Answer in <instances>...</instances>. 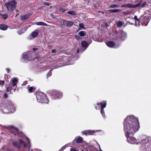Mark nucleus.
Listing matches in <instances>:
<instances>
[{
	"instance_id": "obj_1",
	"label": "nucleus",
	"mask_w": 151,
	"mask_h": 151,
	"mask_svg": "<svg viewBox=\"0 0 151 151\" xmlns=\"http://www.w3.org/2000/svg\"><path fill=\"white\" fill-rule=\"evenodd\" d=\"M124 128L126 136L134 134L139 128L138 118L134 115H129L124 119Z\"/></svg>"
},
{
	"instance_id": "obj_2",
	"label": "nucleus",
	"mask_w": 151,
	"mask_h": 151,
	"mask_svg": "<svg viewBox=\"0 0 151 151\" xmlns=\"http://www.w3.org/2000/svg\"><path fill=\"white\" fill-rule=\"evenodd\" d=\"M0 107L1 110L4 113L14 112L16 110L14 104L11 102H7L5 104H1Z\"/></svg>"
},
{
	"instance_id": "obj_3",
	"label": "nucleus",
	"mask_w": 151,
	"mask_h": 151,
	"mask_svg": "<svg viewBox=\"0 0 151 151\" xmlns=\"http://www.w3.org/2000/svg\"><path fill=\"white\" fill-rule=\"evenodd\" d=\"M25 137L27 141V143H26L22 139H19L18 140V141H13L12 143L13 145L18 149L21 147L22 145H23L24 147H27L29 148V150L27 151H29L31 145L29 139L27 137Z\"/></svg>"
},
{
	"instance_id": "obj_4",
	"label": "nucleus",
	"mask_w": 151,
	"mask_h": 151,
	"mask_svg": "<svg viewBox=\"0 0 151 151\" xmlns=\"http://www.w3.org/2000/svg\"><path fill=\"white\" fill-rule=\"evenodd\" d=\"M142 143L141 149L144 151H151V140L150 138L146 137L142 140H140Z\"/></svg>"
},
{
	"instance_id": "obj_5",
	"label": "nucleus",
	"mask_w": 151,
	"mask_h": 151,
	"mask_svg": "<svg viewBox=\"0 0 151 151\" xmlns=\"http://www.w3.org/2000/svg\"><path fill=\"white\" fill-rule=\"evenodd\" d=\"M36 96L38 102L48 104L49 101L47 96L43 92L38 91L36 93Z\"/></svg>"
},
{
	"instance_id": "obj_6",
	"label": "nucleus",
	"mask_w": 151,
	"mask_h": 151,
	"mask_svg": "<svg viewBox=\"0 0 151 151\" xmlns=\"http://www.w3.org/2000/svg\"><path fill=\"white\" fill-rule=\"evenodd\" d=\"M50 93V96L51 98L54 99H57L61 98L62 96V93L56 90H53L49 91Z\"/></svg>"
},
{
	"instance_id": "obj_7",
	"label": "nucleus",
	"mask_w": 151,
	"mask_h": 151,
	"mask_svg": "<svg viewBox=\"0 0 151 151\" xmlns=\"http://www.w3.org/2000/svg\"><path fill=\"white\" fill-rule=\"evenodd\" d=\"M35 57V56L34 55L33 52L31 51L24 53L22 56V58L27 61L34 60Z\"/></svg>"
},
{
	"instance_id": "obj_8",
	"label": "nucleus",
	"mask_w": 151,
	"mask_h": 151,
	"mask_svg": "<svg viewBox=\"0 0 151 151\" xmlns=\"http://www.w3.org/2000/svg\"><path fill=\"white\" fill-rule=\"evenodd\" d=\"M16 4V3L15 1L12 0L6 3L5 6H6L8 11L12 12L15 8Z\"/></svg>"
},
{
	"instance_id": "obj_9",
	"label": "nucleus",
	"mask_w": 151,
	"mask_h": 151,
	"mask_svg": "<svg viewBox=\"0 0 151 151\" xmlns=\"http://www.w3.org/2000/svg\"><path fill=\"white\" fill-rule=\"evenodd\" d=\"M132 135H128L126 136L127 138V140L128 142L132 144H138V143L141 142V141L139 140H137L134 137L131 136Z\"/></svg>"
},
{
	"instance_id": "obj_10",
	"label": "nucleus",
	"mask_w": 151,
	"mask_h": 151,
	"mask_svg": "<svg viewBox=\"0 0 151 151\" xmlns=\"http://www.w3.org/2000/svg\"><path fill=\"white\" fill-rule=\"evenodd\" d=\"M10 129L11 131L12 132L14 133L15 135H16V134H17L19 137L21 138L23 137V133L22 132L18 133V129L17 128H15L13 126H11L10 127Z\"/></svg>"
},
{
	"instance_id": "obj_11",
	"label": "nucleus",
	"mask_w": 151,
	"mask_h": 151,
	"mask_svg": "<svg viewBox=\"0 0 151 151\" xmlns=\"http://www.w3.org/2000/svg\"><path fill=\"white\" fill-rule=\"evenodd\" d=\"M101 106V113L102 114V116H103L104 118H106L105 115L104 111V108L106 107V101H104L102 102H100Z\"/></svg>"
},
{
	"instance_id": "obj_12",
	"label": "nucleus",
	"mask_w": 151,
	"mask_h": 151,
	"mask_svg": "<svg viewBox=\"0 0 151 151\" xmlns=\"http://www.w3.org/2000/svg\"><path fill=\"white\" fill-rule=\"evenodd\" d=\"M118 37L120 40H125L127 37V33L124 31H121L120 32L119 35Z\"/></svg>"
},
{
	"instance_id": "obj_13",
	"label": "nucleus",
	"mask_w": 151,
	"mask_h": 151,
	"mask_svg": "<svg viewBox=\"0 0 151 151\" xmlns=\"http://www.w3.org/2000/svg\"><path fill=\"white\" fill-rule=\"evenodd\" d=\"M38 32L37 30H35L30 35V39H32L36 37L38 35Z\"/></svg>"
},
{
	"instance_id": "obj_14",
	"label": "nucleus",
	"mask_w": 151,
	"mask_h": 151,
	"mask_svg": "<svg viewBox=\"0 0 151 151\" xmlns=\"http://www.w3.org/2000/svg\"><path fill=\"white\" fill-rule=\"evenodd\" d=\"M106 44L108 46L111 48H116L118 47L112 41H108L107 42Z\"/></svg>"
},
{
	"instance_id": "obj_15",
	"label": "nucleus",
	"mask_w": 151,
	"mask_h": 151,
	"mask_svg": "<svg viewBox=\"0 0 151 151\" xmlns=\"http://www.w3.org/2000/svg\"><path fill=\"white\" fill-rule=\"evenodd\" d=\"M76 141L77 143H81L83 141V138L80 136H77L75 137L73 141V143Z\"/></svg>"
},
{
	"instance_id": "obj_16",
	"label": "nucleus",
	"mask_w": 151,
	"mask_h": 151,
	"mask_svg": "<svg viewBox=\"0 0 151 151\" xmlns=\"http://www.w3.org/2000/svg\"><path fill=\"white\" fill-rule=\"evenodd\" d=\"M18 79L17 78L14 77L12 79V81L10 83L11 86L13 87L15 86L18 82Z\"/></svg>"
},
{
	"instance_id": "obj_17",
	"label": "nucleus",
	"mask_w": 151,
	"mask_h": 151,
	"mask_svg": "<svg viewBox=\"0 0 151 151\" xmlns=\"http://www.w3.org/2000/svg\"><path fill=\"white\" fill-rule=\"evenodd\" d=\"M102 131L101 130H86V132L87 133V135H92L93 133H96L99 132H101Z\"/></svg>"
},
{
	"instance_id": "obj_18",
	"label": "nucleus",
	"mask_w": 151,
	"mask_h": 151,
	"mask_svg": "<svg viewBox=\"0 0 151 151\" xmlns=\"http://www.w3.org/2000/svg\"><path fill=\"white\" fill-rule=\"evenodd\" d=\"M31 15V13H29L26 14L22 16L21 17V19L22 20H25L29 18Z\"/></svg>"
},
{
	"instance_id": "obj_19",
	"label": "nucleus",
	"mask_w": 151,
	"mask_h": 151,
	"mask_svg": "<svg viewBox=\"0 0 151 151\" xmlns=\"http://www.w3.org/2000/svg\"><path fill=\"white\" fill-rule=\"evenodd\" d=\"M81 45L83 47L85 48L83 51H82V52H83L87 48L89 45L88 44L86 41H83L81 43Z\"/></svg>"
},
{
	"instance_id": "obj_20",
	"label": "nucleus",
	"mask_w": 151,
	"mask_h": 151,
	"mask_svg": "<svg viewBox=\"0 0 151 151\" xmlns=\"http://www.w3.org/2000/svg\"><path fill=\"white\" fill-rule=\"evenodd\" d=\"M73 24V22L69 21H64V24L67 27L72 26Z\"/></svg>"
},
{
	"instance_id": "obj_21",
	"label": "nucleus",
	"mask_w": 151,
	"mask_h": 151,
	"mask_svg": "<svg viewBox=\"0 0 151 151\" xmlns=\"http://www.w3.org/2000/svg\"><path fill=\"white\" fill-rule=\"evenodd\" d=\"M134 19L137 21L138 22V24H137V21H136L135 22V25L136 26H140V19H141V18L139 19H138L137 18V16L135 15L134 16Z\"/></svg>"
},
{
	"instance_id": "obj_22",
	"label": "nucleus",
	"mask_w": 151,
	"mask_h": 151,
	"mask_svg": "<svg viewBox=\"0 0 151 151\" xmlns=\"http://www.w3.org/2000/svg\"><path fill=\"white\" fill-rule=\"evenodd\" d=\"M8 28V26L4 24H0V29L2 30H6Z\"/></svg>"
},
{
	"instance_id": "obj_23",
	"label": "nucleus",
	"mask_w": 151,
	"mask_h": 151,
	"mask_svg": "<svg viewBox=\"0 0 151 151\" xmlns=\"http://www.w3.org/2000/svg\"><path fill=\"white\" fill-rule=\"evenodd\" d=\"M121 10L118 9H110L108 10L109 13H116L120 12Z\"/></svg>"
},
{
	"instance_id": "obj_24",
	"label": "nucleus",
	"mask_w": 151,
	"mask_h": 151,
	"mask_svg": "<svg viewBox=\"0 0 151 151\" xmlns=\"http://www.w3.org/2000/svg\"><path fill=\"white\" fill-rule=\"evenodd\" d=\"M28 91L30 93H31L33 92L35 89V87L33 86H31L29 87V86H28V87H27Z\"/></svg>"
},
{
	"instance_id": "obj_25",
	"label": "nucleus",
	"mask_w": 151,
	"mask_h": 151,
	"mask_svg": "<svg viewBox=\"0 0 151 151\" xmlns=\"http://www.w3.org/2000/svg\"><path fill=\"white\" fill-rule=\"evenodd\" d=\"M78 34L81 37H83L86 35V33L84 31H81L79 32Z\"/></svg>"
},
{
	"instance_id": "obj_26",
	"label": "nucleus",
	"mask_w": 151,
	"mask_h": 151,
	"mask_svg": "<svg viewBox=\"0 0 151 151\" xmlns=\"http://www.w3.org/2000/svg\"><path fill=\"white\" fill-rule=\"evenodd\" d=\"M36 24L37 25H43L45 26H47L48 24L43 22H38L36 23Z\"/></svg>"
},
{
	"instance_id": "obj_27",
	"label": "nucleus",
	"mask_w": 151,
	"mask_h": 151,
	"mask_svg": "<svg viewBox=\"0 0 151 151\" xmlns=\"http://www.w3.org/2000/svg\"><path fill=\"white\" fill-rule=\"evenodd\" d=\"M120 6L119 5L117 4H113L110 5L109 6V7L110 8H118Z\"/></svg>"
},
{
	"instance_id": "obj_28",
	"label": "nucleus",
	"mask_w": 151,
	"mask_h": 151,
	"mask_svg": "<svg viewBox=\"0 0 151 151\" xmlns=\"http://www.w3.org/2000/svg\"><path fill=\"white\" fill-rule=\"evenodd\" d=\"M127 8H136L135 5H133L131 4H127Z\"/></svg>"
},
{
	"instance_id": "obj_29",
	"label": "nucleus",
	"mask_w": 151,
	"mask_h": 151,
	"mask_svg": "<svg viewBox=\"0 0 151 151\" xmlns=\"http://www.w3.org/2000/svg\"><path fill=\"white\" fill-rule=\"evenodd\" d=\"M100 106H101L100 103H98L95 105L94 107L96 109H98L100 108Z\"/></svg>"
},
{
	"instance_id": "obj_30",
	"label": "nucleus",
	"mask_w": 151,
	"mask_h": 151,
	"mask_svg": "<svg viewBox=\"0 0 151 151\" xmlns=\"http://www.w3.org/2000/svg\"><path fill=\"white\" fill-rule=\"evenodd\" d=\"M70 145V144L69 143H68L65 145L61 148L59 151H63L64 149H65L66 147H68Z\"/></svg>"
},
{
	"instance_id": "obj_31",
	"label": "nucleus",
	"mask_w": 151,
	"mask_h": 151,
	"mask_svg": "<svg viewBox=\"0 0 151 151\" xmlns=\"http://www.w3.org/2000/svg\"><path fill=\"white\" fill-rule=\"evenodd\" d=\"M1 16L4 19H6L9 16L8 14H1Z\"/></svg>"
},
{
	"instance_id": "obj_32",
	"label": "nucleus",
	"mask_w": 151,
	"mask_h": 151,
	"mask_svg": "<svg viewBox=\"0 0 151 151\" xmlns=\"http://www.w3.org/2000/svg\"><path fill=\"white\" fill-rule=\"evenodd\" d=\"M68 13L69 14H70L72 15H75L76 14V12L73 11H69L68 12Z\"/></svg>"
},
{
	"instance_id": "obj_33",
	"label": "nucleus",
	"mask_w": 151,
	"mask_h": 151,
	"mask_svg": "<svg viewBox=\"0 0 151 151\" xmlns=\"http://www.w3.org/2000/svg\"><path fill=\"white\" fill-rule=\"evenodd\" d=\"M147 2L146 1H145L140 6V7L142 8H144L147 6Z\"/></svg>"
},
{
	"instance_id": "obj_34",
	"label": "nucleus",
	"mask_w": 151,
	"mask_h": 151,
	"mask_svg": "<svg viewBox=\"0 0 151 151\" xmlns=\"http://www.w3.org/2000/svg\"><path fill=\"white\" fill-rule=\"evenodd\" d=\"M79 27L80 28L79 30L81 29H85V28L83 24V23H80L79 24Z\"/></svg>"
},
{
	"instance_id": "obj_35",
	"label": "nucleus",
	"mask_w": 151,
	"mask_h": 151,
	"mask_svg": "<svg viewBox=\"0 0 151 151\" xmlns=\"http://www.w3.org/2000/svg\"><path fill=\"white\" fill-rule=\"evenodd\" d=\"M23 29H22L18 30L17 32L18 34L19 35H21V34L24 33L25 32H23Z\"/></svg>"
},
{
	"instance_id": "obj_36",
	"label": "nucleus",
	"mask_w": 151,
	"mask_h": 151,
	"mask_svg": "<svg viewBox=\"0 0 151 151\" xmlns=\"http://www.w3.org/2000/svg\"><path fill=\"white\" fill-rule=\"evenodd\" d=\"M30 26V25H28L27 26H26L25 27H24V28L22 29L23 30V32H25L28 29L29 27Z\"/></svg>"
},
{
	"instance_id": "obj_37",
	"label": "nucleus",
	"mask_w": 151,
	"mask_h": 151,
	"mask_svg": "<svg viewBox=\"0 0 151 151\" xmlns=\"http://www.w3.org/2000/svg\"><path fill=\"white\" fill-rule=\"evenodd\" d=\"M117 25L118 27H120L122 26V22L119 21L117 23Z\"/></svg>"
},
{
	"instance_id": "obj_38",
	"label": "nucleus",
	"mask_w": 151,
	"mask_h": 151,
	"mask_svg": "<svg viewBox=\"0 0 151 151\" xmlns=\"http://www.w3.org/2000/svg\"><path fill=\"white\" fill-rule=\"evenodd\" d=\"M75 38L77 40H79L81 39V37L78 35H76L75 36Z\"/></svg>"
},
{
	"instance_id": "obj_39",
	"label": "nucleus",
	"mask_w": 151,
	"mask_h": 151,
	"mask_svg": "<svg viewBox=\"0 0 151 151\" xmlns=\"http://www.w3.org/2000/svg\"><path fill=\"white\" fill-rule=\"evenodd\" d=\"M59 10L60 12L62 13H64L66 11V10L62 8H60L59 9Z\"/></svg>"
},
{
	"instance_id": "obj_40",
	"label": "nucleus",
	"mask_w": 151,
	"mask_h": 151,
	"mask_svg": "<svg viewBox=\"0 0 151 151\" xmlns=\"http://www.w3.org/2000/svg\"><path fill=\"white\" fill-rule=\"evenodd\" d=\"M52 70H50L49 71V72H48L47 74V77H48L50 76H51L52 75V73L51 72V71Z\"/></svg>"
},
{
	"instance_id": "obj_41",
	"label": "nucleus",
	"mask_w": 151,
	"mask_h": 151,
	"mask_svg": "<svg viewBox=\"0 0 151 151\" xmlns=\"http://www.w3.org/2000/svg\"><path fill=\"white\" fill-rule=\"evenodd\" d=\"M142 0H141L140 1L139 3L136 4H135L136 6V8L137 7H138L140 6L141 5L140 4H141V3H142Z\"/></svg>"
},
{
	"instance_id": "obj_42",
	"label": "nucleus",
	"mask_w": 151,
	"mask_h": 151,
	"mask_svg": "<svg viewBox=\"0 0 151 151\" xmlns=\"http://www.w3.org/2000/svg\"><path fill=\"white\" fill-rule=\"evenodd\" d=\"M12 89V88L11 86H9L8 87L6 88V91L9 92Z\"/></svg>"
},
{
	"instance_id": "obj_43",
	"label": "nucleus",
	"mask_w": 151,
	"mask_h": 151,
	"mask_svg": "<svg viewBox=\"0 0 151 151\" xmlns=\"http://www.w3.org/2000/svg\"><path fill=\"white\" fill-rule=\"evenodd\" d=\"M132 13L131 12H125L123 13V14H126V15H128V14H130Z\"/></svg>"
},
{
	"instance_id": "obj_44",
	"label": "nucleus",
	"mask_w": 151,
	"mask_h": 151,
	"mask_svg": "<svg viewBox=\"0 0 151 151\" xmlns=\"http://www.w3.org/2000/svg\"><path fill=\"white\" fill-rule=\"evenodd\" d=\"M70 151H79V150H78L75 148H71L70 149Z\"/></svg>"
},
{
	"instance_id": "obj_45",
	"label": "nucleus",
	"mask_w": 151,
	"mask_h": 151,
	"mask_svg": "<svg viewBox=\"0 0 151 151\" xmlns=\"http://www.w3.org/2000/svg\"><path fill=\"white\" fill-rule=\"evenodd\" d=\"M81 133L83 134L87 135V133L86 132V130L85 131H82L81 132Z\"/></svg>"
},
{
	"instance_id": "obj_46",
	"label": "nucleus",
	"mask_w": 151,
	"mask_h": 151,
	"mask_svg": "<svg viewBox=\"0 0 151 151\" xmlns=\"http://www.w3.org/2000/svg\"><path fill=\"white\" fill-rule=\"evenodd\" d=\"M7 93H4V96L3 95L2 96H3V97L5 99L7 97Z\"/></svg>"
},
{
	"instance_id": "obj_47",
	"label": "nucleus",
	"mask_w": 151,
	"mask_h": 151,
	"mask_svg": "<svg viewBox=\"0 0 151 151\" xmlns=\"http://www.w3.org/2000/svg\"><path fill=\"white\" fill-rule=\"evenodd\" d=\"M121 7H127V4H123L121 6Z\"/></svg>"
},
{
	"instance_id": "obj_48",
	"label": "nucleus",
	"mask_w": 151,
	"mask_h": 151,
	"mask_svg": "<svg viewBox=\"0 0 151 151\" xmlns=\"http://www.w3.org/2000/svg\"><path fill=\"white\" fill-rule=\"evenodd\" d=\"M6 71L8 73H9L10 71V69L9 68H6Z\"/></svg>"
},
{
	"instance_id": "obj_49",
	"label": "nucleus",
	"mask_w": 151,
	"mask_h": 151,
	"mask_svg": "<svg viewBox=\"0 0 151 151\" xmlns=\"http://www.w3.org/2000/svg\"><path fill=\"white\" fill-rule=\"evenodd\" d=\"M43 4L45 5H46L47 6H48L50 5V4L46 2H45L43 3Z\"/></svg>"
},
{
	"instance_id": "obj_50",
	"label": "nucleus",
	"mask_w": 151,
	"mask_h": 151,
	"mask_svg": "<svg viewBox=\"0 0 151 151\" xmlns=\"http://www.w3.org/2000/svg\"><path fill=\"white\" fill-rule=\"evenodd\" d=\"M4 81L0 80V85H2L4 83Z\"/></svg>"
},
{
	"instance_id": "obj_51",
	"label": "nucleus",
	"mask_w": 151,
	"mask_h": 151,
	"mask_svg": "<svg viewBox=\"0 0 151 151\" xmlns=\"http://www.w3.org/2000/svg\"><path fill=\"white\" fill-rule=\"evenodd\" d=\"M56 50L55 49H53L51 51L52 53H55L56 52Z\"/></svg>"
},
{
	"instance_id": "obj_52",
	"label": "nucleus",
	"mask_w": 151,
	"mask_h": 151,
	"mask_svg": "<svg viewBox=\"0 0 151 151\" xmlns=\"http://www.w3.org/2000/svg\"><path fill=\"white\" fill-rule=\"evenodd\" d=\"M3 96V94H2L1 93V92H0V101L1 100L2 97V96Z\"/></svg>"
},
{
	"instance_id": "obj_53",
	"label": "nucleus",
	"mask_w": 151,
	"mask_h": 151,
	"mask_svg": "<svg viewBox=\"0 0 151 151\" xmlns=\"http://www.w3.org/2000/svg\"><path fill=\"white\" fill-rule=\"evenodd\" d=\"M38 49L37 48H33V50L34 51H36Z\"/></svg>"
},
{
	"instance_id": "obj_54",
	"label": "nucleus",
	"mask_w": 151,
	"mask_h": 151,
	"mask_svg": "<svg viewBox=\"0 0 151 151\" xmlns=\"http://www.w3.org/2000/svg\"><path fill=\"white\" fill-rule=\"evenodd\" d=\"M122 0H114V2H116V1H121Z\"/></svg>"
},
{
	"instance_id": "obj_55",
	"label": "nucleus",
	"mask_w": 151,
	"mask_h": 151,
	"mask_svg": "<svg viewBox=\"0 0 151 151\" xmlns=\"http://www.w3.org/2000/svg\"><path fill=\"white\" fill-rule=\"evenodd\" d=\"M98 146H99V150H101V149L100 146L98 144Z\"/></svg>"
},
{
	"instance_id": "obj_56",
	"label": "nucleus",
	"mask_w": 151,
	"mask_h": 151,
	"mask_svg": "<svg viewBox=\"0 0 151 151\" xmlns=\"http://www.w3.org/2000/svg\"><path fill=\"white\" fill-rule=\"evenodd\" d=\"M129 24L133 25L134 24L133 23H131V22H129Z\"/></svg>"
},
{
	"instance_id": "obj_57",
	"label": "nucleus",
	"mask_w": 151,
	"mask_h": 151,
	"mask_svg": "<svg viewBox=\"0 0 151 151\" xmlns=\"http://www.w3.org/2000/svg\"><path fill=\"white\" fill-rule=\"evenodd\" d=\"M77 52L78 53L79 52V50L78 49L77 50Z\"/></svg>"
},
{
	"instance_id": "obj_58",
	"label": "nucleus",
	"mask_w": 151,
	"mask_h": 151,
	"mask_svg": "<svg viewBox=\"0 0 151 151\" xmlns=\"http://www.w3.org/2000/svg\"><path fill=\"white\" fill-rule=\"evenodd\" d=\"M8 107H9V109H10V107L11 108V109H12V106H8Z\"/></svg>"
},
{
	"instance_id": "obj_59",
	"label": "nucleus",
	"mask_w": 151,
	"mask_h": 151,
	"mask_svg": "<svg viewBox=\"0 0 151 151\" xmlns=\"http://www.w3.org/2000/svg\"><path fill=\"white\" fill-rule=\"evenodd\" d=\"M5 148V147L4 146H3L2 147V149H4Z\"/></svg>"
},
{
	"instance_id": "obj_60",
	"label": "nucleus",
	"mask_w": 151,
	"mask_h": 151,
	"mask_svg": "<svg viewBox=\"0 0 151 151\" xmlns=\"http://www.w3.org/2000/svg\"><path fill=\"white\" fill-rule=\"evenodd\" d=\"M31 151H33L32 149L31 150Z\"/></svg>"
},
{
	"instance_id": "obj_61",
	"label": "nucleus",
	"mask_w": 151,
	"mask_h": 151,
	"mask_svg": "<svg viewBox=\"0 0 151 151\" xmlns=\"http://www.w3.org/2000/svg\"><path fill=\"white\" fill-rule=\"evenodd\" d=\"M100 151H103L101 149V150H100Z\"/></svg>"
},
{
	"instance_id": "obj_62",
	"label": "nucleus",
	"mask_w": 151,
	"mask_h": 151,
	"mask_svg": "<svg viewBox=\"0 0 151 151\" xmlns=\"http://www.w3.org/2000/svg\"><path fill=\"white\" fill-rule=\"evenodd\" d=\"M147 24H146V25H145V26H147Z\"/></svg>"
},
{
	"instance_id": "obj_63",
	"label": "nucleus",
	"mask_w": 151,
	"mask_h": 151,
	"mask_svg": "<svg viewBox=\"0 0 151 151\" xmlns=\"http://www.w3.org/2000/svg\"><path fill=\"white\" fill-rule=\"evenodd\" d=\"M108 25H107V24H106V26H107Z\"/></svg>"
},
{
	"instance_id": "obj_64",
	"label": "nucleus",
	"mask_w": 151,
	"mask_h": 151,
	"mask_svg": "<svg viewBox=\"0 0 151 151\" xmlns=\"http://www.w3.org/2000/svg\"><path fill=\"white\" fill-rule=\"evenodd\" d=\"M7 151H8V150H7Z\"/></svg>"
}]
</instances>
